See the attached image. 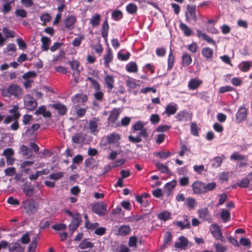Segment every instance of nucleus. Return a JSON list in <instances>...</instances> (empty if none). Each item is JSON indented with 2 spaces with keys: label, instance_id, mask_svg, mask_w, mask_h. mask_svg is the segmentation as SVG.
<instances>
[{
  "label": "nucleus",
  "instance_id": "f257e3e1",
  "mask_svg": "<svg viewBox=\"0 0 252 252\" xmlns=\"http://www.w3.org/2000/svg\"><path fill=\"white\" fill-rule=\"evenodd\" d=\"M1 94L3 96L9 97L12 95L18 97L22 94V89L16 84H11L8 88L2 89Z\"/></svg>",
  "mask_w": 252,
  "mask_h": 252
},
{
  "label": "nucleus",
  "instance_id": "f03ea898",
  "mask_svg": "<svg viewBox=\"0 0 252 252\" xmlns=\"http://www.w3.org/2000/svg\"><path fill=\"white\" fill-rule=\"evenodd\" d=\"M22 207L25 213L31 215L36 211L38 205L33 200L27 199L22 202Z\"/></svg>",
  "mask_w": 252,
  "mask_h": 252
},
{
  "label": "nucleus",
  "instance_id": "7ed1b4c3",
  "mask_svg": "<svg viewBox=\"0 0 252 252\" xmlns=\"http://www.w3.org/2000/svg\"><path fill=\"white\" fill-rule=\"evenodd\" d=\"M24 106L29 110H34L37 105V103L34 97L30 94H26L24 97Z\"/></svg>",
  "mask_w": 252,
  "mask_h": 252
},
{
  "label": "nucleus",
  "instance_id": "20e7f679",
  "mask_svg": "<svg viewBox=\"0 0 252 252\" xmlns=\"http://www.w3.org/2000/svg\"><path fill=\"white\" fill-rule=\"evenodd\" d=\"M107 204L103 202L94 204L92 207V211L99 216L104 215L107 212Z\"/></svg>",
  "mask_w": 252,
  "mask_h": 252
},
{
  "label": "nucleus",
  "instance_id": "39448f33",
  "mask_svg": "<svg viewBox=\"0 0 252 252\" xmlns=\"http://www.w3.org/2000/svg\"><path fill=\"white\" fill-rule=\"evenodd\" d=\"M192 190L194 194H201L205 193V183L201 181L194 182L192 186Z\"/></svg>",
  "mask_w": 252,
  "mask_h": 252
},
{
  "label": "nucleus",
  "instance_id": "423d86ee",
  "mask_svg": "<svg viewBox=\"0 0 252 252\" xmlns=\"http://www.w3.org/2000/svg\"><path fill=\"white\" fill-rule=\"evenodd\" d=\"M121 111L119 108H114L111 111L108 119V122L109 125L111 124L112 126H116V121L118 120Z\"/></svg>",
  "mask_w": 252,
  "mask_h": 252
},
{
  "label": "nucleus",
  "instance_id": "0eeeda50",
  "mask_svg": "<svg viewBox=\"0 0 252 252\" xmlns=\"http://www.w3.org/2000/svg\"><path fill=\"white\" fill-rule=\"evenodd\" d=\"M210 231L215 239L222 241L223 237L221 229L218 225L216 224L211 225L210 227Z\"/></svg>",
  "mask_w": 252,
  "mask_h": 252
},
{
  "label": "nucleus",
  "instance_id": "6e6552de",
  "mask_svg": "<svg viewBox=\"0 0 252 252\" xmlns=\"http://www.w3.org/2000/svg\"><path fill=\"white\" fill-rule=\"evenodd\" d=\"M99 119L98 118L94 117L90 121L89 123V128L91 133L95 134L98 131L97 123Z\"/></svg>",
  "mask_w": 252,
  "mask_h": 252
},
{
  "label": "nucleus",
  "instance_id": "1a4fd4ad",
  "mask_svg": "<svg viewBox=\"0 0 252 252\" xmlns=\"http://www.w3.org/2000/svg\"><path fill=\"white\" fill-rule=\"evenodd\" d=\"M187 10L189 15L186 14V19L189 21V19H192L194 21L197 20V17L195 14V5H187Z\"/></svg>",
  "mask_w": 252,
  "mask_h": 252
},
{
  "label": "nucleus",
  "instance_id": "9d476101",
  "mask_svg": "<svg viewBox=\"0 0 252 252\" xmlns=\"http://www.w3.org/2000/svg\"><path fill=\"white\" fill-rule=\"evenodd\" d=\"M188 239L184 236H181L179 238L177 241L176 242L175 247L177 249L184 250L188 246Z\"/></svg>",
  "mask_w": 252,
  "mask_h": 252
},
{
  "label": "nucleus",
  "instance_id": "9b49d317",
  "mask_svg": "<svg viewBox=\"0 0 252 252\" xmlns=\"http://www.w3.org/2000/svg\"><path fill=\"white\" fill-rule=\"evenodd\" d=\"M196 33L198 37L202 38L203 40L206 41L208 43L212 44L214 46L217 47L215 41L205 33L200 30H197Z\"/></svg>",
  "mask_w": 252,
  "mask_h": 252
},
{
  "label": "nucleus",
  "instance_id": "f8f14e48",
  "mask_svg": "<svg viewBox=\"0 0 252 252\" xmlns=\"http://www.w3.org/2000/svg\"><path fill=\"white\" fill-rule=\"evenodd\" d=\"M247 115V109L244 107H240L236 115V120L239 122H241L245 120Z\"/></svg>",
  "mask_w": 252,
  "mask_h": 252
},
{
  "label": "nucleus",
  "instance_id": "ddd939ff",
  "mask_svg": "<svg viewBox=\"0 0 252 252\" xmlns=\"http://www.w3.org/2000/svg\"><path fill=\"white\" fill-rule=\"evenodd\" d=\"M177 109V105L176 104L170 103L167 105L165 111L163 114H166L169 117L175 114Z\"/></svg>",
  "mask_w": 252,
  "mask_h": 252
},
{
  "label": "nucleus",
  "instance_id": "4468645a",
  "mask_svg": "<svg viewBox=\"0 0 252 252\" xmlns=\"http://www.w3.org/2000/svg\"><path fill=\"white\" fill-rule=\"evenodd\" d=\"M104 79L105 83L106 85L108 90V92H110L114 88V76L111 75L106 74Z\"/></svg>",
  "mask_w": 252,
  "mask_h": 252
},
{
  "label": "nucleus",
  "instance_id": "2eb2a0df",
  "mask_svg": "<svg viewBox=\"0 0 252 252\" xmlns=\"http://www.w3.org/2000/svg\"><path fill=\"white\" fill-rule=\"evenodd\" d=\"M202 84V80L195 78L189 80L188 83V87L190 90H193L198 88Z\"/></svg>",
  "mask_w": 252,
  "mask_h": 252
},
{
  "label": "nucleus",
  "instance_id": "dca6fc26",
  "mask_svg": "<svg viewBox=\"0 0 252 252\" xmlns=\"http://www.w3.org/2000/svg\"><path fill=\"white\" fill-rule=\"evenodd\" d=\"M10 252H23L24 248L17 242H14L8 244Z\"/></svg>",
  "mask_w": 252,
  "mask_h": 252
},
{
  "label": "nucleus",
  "instance_id": "f3484780",
  "mask_svg": "<svg viewBox=\"0 0 252 252\" xmlns=\"http://www.w3.org/2000/svg\"><path fill=\"white\" fill-rule=\"evenodd\" d=\"M197 213L200 219L204 220L210 221L211 220L210 216L208 210L206 209H201L197 211Z\"/></svg>",
  "mask_w": 252,
  "mask_h": 252
},
{
  "label": "nucleus",
  "instance_id": "a211bd4d",
  "mask_svg": "<svg viewBox=\"0 0 252 252\" xmlns=\"http://www.w3.org/2000/svg\"><path fill=\"white\" fill-rule=\"evenodd\" d=\"M190 115L187 112L183 111L179 112L176 116L175 118L178 121H187L190 119Z\"/></svg>",
  "mask_w": 252,
  "mask_h": 252
},
{
  "label": "nucleus",
  "instance_id": "6ab92c4d",
  "mask_svg": "<svg viewBox=\"0 0 252 252\" xmlns=\"http://www.w3.org/2000/svg\"><path fill=\"white\" fill-rule=\"evenodd\" d=\"M76 22V17L70 16L68 17L64 21L65 27L68 29L71 30L74 28V25Z\"/></svg>",
  "mask_w": 252,
  "mask_h": 252
},
{
  "label": "nucleus",
  "instance_id": "aec40b11",
  "mask_svg": "<svg viewBox=\"0 0 252 252\" xmlns=\"http://www.w3.org/2000/svg\"><path fill=\"white\" fill-rule=\"evenodd\" d=\"M120 139V135L116 133H112L106 136V139L110 144L117 143Z\"/></svg>",
  "mask_w": 252,
  "mask_h": 252
},
{
  "label": "nucleus",
  "instance_id": "412c9836",
  "mask_svg": "<svg viewBox=\"0 0 252 252\" xmlns=\"http://www.w3.org/2000/svg\"><path fill=\"white\" fill-rule=\"evenodd\" d=\"M197 202L196 200L192 197H188L186 200V205L189 210H191L195 208L197 206Z\"/></svg>",
  "mask_w": 252,
  "mask_h": 252
},
{
  "label": "nucleus",
  "instance_id": "4be33fe9",
  "mask_svg": "<svg viewBox=\"0 0 252 252\" xmlns=\"http://www.w3.org/2000/svg\"><path fill=\"white\" fill-rule=\"evenodd\" d=\"M71 68L74 70L73 75L78 76L80 73V69H79V63L77 61H72L69 62Z\"/></svg>",
  "mask_w": 252,
  "mask_h": 252
},
{
  "label": "nucleus",
  "instance_id": "5701e85b",
  "mask_svg": "<svg viewBox=\"0 0 252 252\" xmlns=\"http://www.w3.org/2000/svg\"><path fill=\"white\" fill-rule=\"evenodd\" d=\"M35 114L36 115H42L43 117L46 118H49L51 116V113L46 110V107L44 106L39 107L35 111Z\"/></svg>",
  "mask_w": 252,
  "mask_h": 252
},
{
  "label": "nucleus",
  "instance_id": "b1692460",
  "mask_svg": "<svg viewBox=\"0 0 252 252\" xmlns=\"http://www.w3.org/2000/svg\"><path fill=\"white\" fill-rule=\"evenodd\" d=\"M182 61L184 65L189 66L192 62V58L188 53L184 52L182 54Z\"/></svg>",
  "mask_w": 252,
  "mask_h": 252
},
{
  "label": "nucleus",
  "instance_id": "393cba45",
  "mask_svg": "<svg viewBox=\"0 0 252 252\" xmlns=\"http://www.w3.org/2000/svg\"><path fill=\"white\" fill-rule=\"evenodd\" d=\"M87 99L86 94H81L75 95L72 98V101L74 103L84 102L87 100Z\"/></svg>",
  "mask_w": 252,
  "mask_h": 252
},
{
  "label": "nucleus",
  "instance_id": "a878e982",
  "mask_svg": "<svg viewBox=\"0 0 252 252\" xmlns=\"http://www.w3.org/2000/svg\"><path fill=\"white\" fill-rule=\"evenodd\" d=\"M19 107L18 105H15L12 106V108L9 110V113L11 116L14 117V120H17L20 116V114L18 111Z\"/></svg>",
  "mask_w": 252,
  "mask_h": 252
},
{
  "label": "nucleus",
  "instance_id": "bb28decb",
  "mask_svg": "<svg viewBox=\"0 0 252 252\" xmlns=\"http://www.w3.org/2000/svg\"><path fill=\"white\" fill-rule=\"evenodd\" d=\"M42 42L41 48L43 51H47L49 49V46L50 44V39L46 36H42L41 39Z\"/></svg>",
  "mask_w": 252,
  "mask_h": 252
},
{
  "label": "nucleus",
  "instance_id": "cd10ccee",
  "mask_svg": "<svg viewBox=\"0 0 252 252\" xmlns=\"http://www.w3.org/2000/svg\"><path fill=\"white\" fill-rule=\"evenodd\" d=\"M176 225L180 227L181 229L190 228V224L189 220L185 219L183 221H178L175 223Z\"/></svg>",
  "mask_w": 252,
  "mask_h": 252
},
{
  "label": "nucleus",
  "instance_id": "c85d7f7f",
  "mask_svg": "<svg viewBox=\"0 0 252 252\" xmlns=\"http://www.w3.org/2000/svg\"><path fill=\"white\" fill-rule=\"evenodd\" d=\"M130 230V228L128 225H124L119 228L118 234L120 235H126L129 234Z\"/></svg>",
  "mask_w": 252,
  "mask_h": 252
},
{
  "label": "nucleus",
  "instance_id": "c756f323",
  "mask_svg": "<svg viewBox=\"0 0 252 252\" xmlns=\"http://www.w3.org/2000/svg\"><path fill=\"white\" fill-rule=\"evenodd\" d=\"M202 55L206 59H211L213 56V50L209 47H204L201 51Z\"/></svg>",
  "mask_w": 252,
  "mask_h": 252
},
{
  "label": "nucleus",
  "instance_id": "7c9ffc66",
  "mask_svg": "<svg viewBox=\"0 0 252 252\" xmlns=\"http://www.w3.org/2000/svg\"><path fill=\"white\" fill-rule=\"evenodd\" d=\"M101 17L99 14H95L90 19V24L93 27L98 26L100 22Z\"/></svg>",
  "mask_w": 252,
  "mask_h": 252
},
{
  "label": "nucleus",
  "instance_id": "2f4dec72",
  "mask_svg": "<svg viewBox=\"0 0 252 252\" xmlns=\"http://www.w3.org/2000/svg\"><path fill=\"white\" fill-rule=\"evenodd\" d=\"M16 46L14 43L8 44L4 50V52L9 55H12L16 51Z\"/></svg>",
  "mask_w": 252,
  "mask_h": 252
},
{
  "label": "nucleus",
  "instance_id": "473e14b6",
  "mask_svg": "<svg viewBox=\"0 0 252 252\" xmlns=\"http://www.w3.org/2000/svg\"><path fill=\"white\" fill-rule=\"evenodd\" d=\"M53 108L54 109L58 110L59 113L61 115H64L66 112V108L65 105L61 104V103H57L54 104L52 105Z\"/></svg>",
  "mask_w": 252,
  "mask_h": 252
},
{
  "label": "nucleus",
  "instance_id": "72a5a7b5",
  "mask_svg": "<svg viewBox=\"0 0 252 252\" xmlns=\"http://www.w3.org/2000/svg\"><path fill=\"white\" fill-rule=\"evenodd\" d=\"M33 163V161H25L21 164V168L23 172L28 173L30 170V167Z\"/></svg>",
  "mask_w": 252,
  "mask_h": 252
},
{
  "label": "nucleus",
  "instance_id": "f704fd0d",
  "mask_svg": "<svg viewBox=\"0 0 252 252\" xmlns=\"http://www.w3.org/2000/svg\"><path fill=\"white\" fill-rule=\"evenodd\" d=\"M220 217L224 222L228 221L230 218V213L229 211L225 209H221Z\"/></svg>",
  "mask_w": 252,
  "mask_h": 252
},
{
  "label": "nucleus",
  "instance_id": "c9c22d12",
  "mask_svg": "<svg viewBox=\"0 0 252 252\" xmlns=\"http://www.w3.org/2000/svg\"><path fill=\"white\" fill-rule=\"evenodd\" d=\"M252 65V63L249 61L243 62L239 65V68L243 72H247Z\"/></svg>",
  "mask_w": 252,
  "mask_h": 252
},
{
  "label": "nucleus",
  "instance_id": "e433bc0d",
  "mask_svg": "<svg viewBox=\"0 0 252 252\" xmlns=\"http://www.w3.org/2000/svg\"><path fill=\"white\" fill-rule=\"evenodd\" d=\"M20 150L22 152V155L24 157H26L27 158H30L32 156L30 150L25 145H22L20 147Z\"/></svg>",
  "mask_w": 252,
  "mask_h": 252
},
{
  "label": "nucleus",
  "instance_id": "4c0bfd02",
  "mask_svg": "<svg viewBox=\"0 0 252 252\" xmlns=\"http://www.w3.org/2000/svg\"><path fill=\"white\" fill-rule=\"evenodd\" d=\"M180 28L186 35L190 36L191 34L192 31L187 25L181 22Z\"/></svg>",
  "mask_w": 252,
  "mask_h": 252
},
{
  "label": "nucleus",
  "instance_id": "58836bf2",
  "mask_svg": "<svg viewBox=\"0 0 252 252\" xmlns=\"http://www.w3.org/2000/svg\"><path fill=\"white\" fill-rule=\"evenodd\" d=\"M104 60V64L108 65L113 59V54L110 49L107 50V54L105 55L103 57Z\"/></svg>",
  "mask_w": 252,
  "mask_h": 252
},
{
  "label": "nucleus",
  "instance_id": "ea45409f",
  "mask_svg": "<svg viewBox=\"0 0 252 252\" xmlns=\"http://www.w3.org/2000/svg\"><path fill=\"white\" fill-rule=\"evenodd\" d=\"M94 246L93 243L91 242L88 241L87 240H83L79 245V247L81 249H85L87 248H91Z\"/></svg>",
  "mask_w": 252,
  "mask_h": 252
},
{
  "label": "nucleus",
  "instance_id": "a19ab883",
  "mask_svg": "<svg viewBox=\"0 0 252 252\" xmlns=\"http://www.w3.org/2000/svg\"><path fill=\"white\" fill-rule=\"evenodd\" d=\"M177 182L176 180H173L170 182L167 183L164 187V189L168 191V194L170 193L176 186Z\"/></svg>",
  "mask_w": 252,
  "mask_h": 252
},
{
  "label": "nucleus",
  "instance_id": "79ce46f5",
  "mask_svg": "<svg viewBox=\"0 0 252 252\" xmlns=\"http://www.w3.org/2000/svg\"><path fill=\"white\" fill-rule=\"evenodd\" d=\"M217 187V184L215 182L205 184V193L214 190Z\"/></svg>",
  "mask_w": 252,
  "mask_h": 252
},
{
  "label": "nucleus",
  "instance_id": "37998d69",
  "mask_svg": "<svg viewBox=\"0 0 252 252\" xmlns=\"http://www.w3.org/2000/svg\"><path fill=\"white\" fill-rule=\"evenodd\" d=\"M2 32L6 38H12L15 36V32L13 31L9 30L6 27H4L2 29Z\"/></svg>",
  "mask_w": 252,
  "mask_h": 252
},
{
  "label": "nucleus",
  "instance_id": "c03bdc74",
  "mask_svg": "<svg viewBox=\"0 0 252 252\" xmlns=\"http://www.w3.org/2000/svg\"><path fill=\"white\" fill-rule=\"evenodd\" d=\"M230 159L234 160H245V156L238 152H234L230 156Z\"/></svg>",
  "mask_w": 252,
  "mask_h": 252
},
{
  "label": "nucleus",
  "instance_id": "a18cd8bd",
  "mask_svg": "<svg viewBox=\"0 0 252 252\" xmlns=\"http://www.w3.org/2000/svg\"><path fill=\"white\" fill-rule=\"evenodd\" d=\"M126 10L128 13L133 14L137 11V7L135 4L130 3L126 6Z\"/></svg>",
  "mask_w": 252,
  "mask_h": 252
},
{
  "label": "nucleus",
  "instance_id": "49530a36",
  "mask_svg": "<svg viewBox=\"0 0 252 252\" xmlns=\"http://www.w3.org/2000/svg\"><path fill=\"white\" fill-rule=\"evenodd\" d=\"M126 70L128 72H135L137 70V65H136V63H135L134 62L129 63H128L126 65Z\"/></svg>",
  "mask_w": 252,
  "mask_h": 252
},
{
  "label": "nucleus",
  "instance_id": "de8ad7c7",
  "mask_svg": "<svg viewBox=\"0 0 252 252\" xmlns=\"http://www.w3.org/2000/svg\"><path fill=\"white\" fill-rule=\"evenodd\" d=\"M251 182L248 177L245 178L241 180L240 182L238 184V186L241 188H248L249 185Z\"/></svg>",
  "mask_w": 252,
  "mask_h": 252
},
{
  "label": "nucleus",
  "instance_id": "09e8293b",
  "mask_svg": "<svg viewBox=\"0 0 252 252\" xmlns=\"http://www.w3.org/2000/svg\"><path fill=\"white\" fill-rule=\"evenodd\" d=\"M36 73L34 71H29L23 74L22 78L24 80H31V78H34L36 76Z\"/></svg>",
  "mask_w": 252,
  "mask_h": 252
},
{
  "label": "nucleus",
  "instance_id": "8fccbe9b",
  "mask_svg": "<svg viewBox=\"0 0 252 252\" xmlns=\"http://www.w3.org/2000/svg\"><path fill=\"white\" fill-rule=\"evenodd\" d=\"M157 167L163 173H168L169 172V169L168 167L165 165L158 162L156 164Z\"/></svg>",
  "mask_w": 252,
  "mask_h": 252
},
{
  "label": "nucleus",
  "instance_id": "3c124183",
  "mask_svg": "<svg viewBox=\"0 0 252 252\" xmlns=\"http://www.w3.org/2000/svg\"><path fill=\"white\" fill-rule=\"evenodd\" d=\"M112 17L114 20H119L123 18V13L120 10H115L112 13Z\"/></svg>",
  "mask_w": 252,
  "mask_h": 252
},
{
  "label": "nucleus",
  "instance_id": "603ef678",
  "mask_svg": "<svg viewBox=\"0 0 252 252\" xmlns=\"http://www.w3.org/2000/svg\"><path fill=\"white\" fill-rule=\"evenodd\" d=\"M64 173L62 172H59L51 174L49 176V178L51 179L54 180H58L60 179L63 176Z\"/></svg>",
  "mask_w": 252,
  "mask_h": 252
},
{
  "label": "nucleus",
  "instance_id": "864d4df0",
  "mask_svg": "<svg viewBox=\"0 0 252 252\" xmlns=\"http://www.w3.org/2000/svg\"><path fill=\"white\" fill-rule=\"evenodd\" d=\"M130 122V118L128 117H126L122 119L121 121L120 124L119 123H117L116 125V126H126L129 125Z\"/></svg>",
  "mask_w": 252,
  "mask_h": 252
},
{
  "label": "nucleus",
  "instance_id": "5fc2aeb1",
  "mask_svg": "<svg viewBox=\"0 0 252 252\" xmlns=\"http://www.w3.org/2000/svg\"><path fill=\"white\" fill-rule=\"evenodd\" d=\"M126 85L129 88V91L131 89H135L138 86L132 79H128L126 81Z\"/></svg>",
  "mask_w": 252,
  "mask_h": 252
},
{
  "label": "nucleus",
  "instance_id": "6e6d98bb",
  "mask_svg": "<svg viewBox=\"0 0 252 252\" xmlns=\"http://www.w3.org/2000/svg\"><path fill=\"white\" fill-rule=\"evenodd\" d=\"M170 216V214L168 212H163L158 215V219L163 220H167L169 219Z\"/></svg>",
  "mask_w": 252,
  "mask_h": 252
},
{
  "label": "nucleus",
  "instance_id": "4d7b16f0",
  "mask_svg": "<svg viewBox=\"0 0 252 252\" xmlns=\"http://www.w3.org/2000/svg\"><path fill=\"white\" fill-rule=\"evenodd\" d=\"M174 63V57L171 51L168 58V67L169 69L172 68Z\"/></svg>",
  "mask_w": 252,
  "mask_h": 252
},
{
  "label": "nucleus",
  "instance_id": "13d9d810",
  "mask_svg": "<svg viewBox=\"0 0 252 252\" xmlns=\"http://www.w3.org/2000/svg\"><path fill=\"white\" fill-rule=\"evenodd\" d=\"M34 189L30 187H25L23 188V192L27 196H31L34 193Z\"/></svg>",
  "mask_w": 252,
  "mask_h": 252
},
{
  "label": "nucleus",
  "instance_id": "bf43d9fd",
  "mask_svg": "<svg viewBox=\"0 0 252 252\" xmlns=\"http://www.w3.org/2000/svg\"><path fill=\"white\" fill-rule=\"evenodd\" d=\"M32 120V117L30 115H25L23 117L22 121L24 125L29 124Z\"/></svg>",
  "mask_w": 252,
  "mask_h": 252
},
{
  "label": "nucleus",
  "instance_id": "052dcab7",
  "mask_svg": "<svg viewBox=\"0 0 252 252\" xmlns=\"http://www.w3.org/2000/svg\"><path fill=\"white\" fill-rule=\"evenodd\" d=\"M187 48L190 52L195 53L197 51V45L195 42H192L188 46Z\"/></svg>",
  "mask_w": 252,
  "mask_h": 252
},
{
  "label": "nucleus",
  "instance_id": "680f3d73",
  "mask_svg": "<svg viewBox=\"0 0 252 252\" xmlns=\"http://www.w3.org/2000/svg\"><path fill=\"white\" fill-rule=\"evenodd\" d=\"M15 14L17 16H19L21 18H25L27 16L26 11L23 9H17L15 11Z\"/></svg>",
  "mask_w": 252,
  "mask_h": 252
},
{
  "label": "nucleus",
  "instance_id": "e2e57ef3",
  "mask_svg": "<svg viewBox=\"0 0 252 252\" xmlns=\"http://www.w3.org/2000/svg\"><path fill=\"white\" fill-rule=\"evenodd\" d=\"M156 155L160 158L165 159L168 158L171 155V153L169 152H159Z\"/></svg>",
  "mask_w": 252,
  "mask_h": 252
},
{
  "label": "nucleus",
  "instance_id": "0e129e2a",
  "mask_svg": "<svg viewBox=\"0 0 252 252\" xmlns=\"http://www.w3.org/2000/svg\"><path fill=\"white\" fill-rule=\"evenodd\" d=\"M72 140L75 143H79L83 141V138L80 134L77 133L72 137Z\"/></svg>",
  "mask_w": 252,
  "mask_h": 252
},
{
  "label": "nucleus",
  "instance_id": "69168bd1",
  "mask_svg": "<svg viewBox=\"0 0 252 252\" xmlns=\"http://www.w3.org/2000/svg\"><path fill=\"white\" fill-rule=\"evenodd\" d=\"M144 127V124L140 122H137L133 126V130L135 131H139L142 130Z\"/></svg>",
  "mask_w": 252,
  "mask_h": 252
},
{
  "label": "nucleus",
  "instance_id": "338daca9",
  "mask_svg": "<svg viewBox=\"0 0 252 252\" xmlns=\"http://www.w3.org/2000/svg\"><path fill=\"white\" fill-rule=\"evenodd\" d=\"M213 166L216 167H219L222 161V158L220 157H216L213 159Z\"/></svg>",
  "mask_w": 252,
  "mask_h": 252
},
{
  "label": "nucleus",
  "instance_id": "774afa93",
  "mask_svg": "<svg viewBox=\"0 0 252 252\" xmlns=\"http://www.w3.org/2000/svg\"><path fill=\"white\" fill-rule=\"evenodd\" d=\"M179 184L181 186H186L189 184V178L187 177H182L179 179Z\"/></svg>",
  "mask_w": 252,
  "mask_h": 252
}]
</instances>
